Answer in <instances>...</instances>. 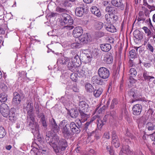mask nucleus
Returning a JSON list of instances; mask_svg holds the SVG:
<instances>
[{"label": "nucleus", "mask_w": 155, "mask_h": 155, "mask_svg": "<svg viewBox=\"0 0 155 155\" xmlns=\"http://www.w3.org/2000/svg\"><path fill=\"white\" fill-rule=\"evenodd\" d=\"M130 58H134L137 57V54L134 49H132L129 52Z\"/></svg>", "instance_id": "nucleus-44"}, {"label": "nucleus", "mask_w": 155, "mask_h": 155, "mask_svg": "<svg viewBox=\"0 0 155 155\" xmlns=\"http://www.w3.org/2000/svg\"><path fill=\"white\" fill-rule=\"evenodd\" d=\"M104 60L107 64H110L113 61L112 54L110 52L107 53L105 55Z\"/></svg>", "instance_id": "nucleus-19"}, {"label": "nucleus", "mask_w": 155, "mask_h": 155, "mask_svg": "<svg viewBox=\"0 0 155 155\" xmlns=\"http://www.w3.org/2000/svg\"><path fill=\"white\" fill-rule=\"evenodd\" d=\"M104 27L107 31L113 33L116 31V28L113 25L110 24L107 26L105 25Z\"/></svg>", "instance_id": "nucleus-29"}, {"label": "nucleus", "mask_w": 155, "mask_h": 155, "mask_svg": "<svg viewBox=\"0 0 155 155\" xmlns=\"http://www.w3.org/2000/svg\"><path fill=\"white\" fill-rule=\"evenodd\" d=\"M72 89L74 92H78V89L77 86L75 85L72 86Z\"/></svg>", "instance_id": "nucleus-60"}, {"label": "nucleus", "mask_w": 155, "mask_h": 155, "mask_svg": "<svg viewBox=\"0 0 155 155\" xmlns=\"http://www.w3.org/2000/svg\"><path fill=\"white\" fill-rule=\"evenodd\" d=\"M134 35L136 39L139 40H141L143 38V35L142 33L137 30L134 31Z\"/></svg>", "instance_id": "nucleus-24"}, {"label": "nucleus", "mask_w": 155, "mask_h": 155, "mask_svg": "<svg viewBox=\"0 0 155 155\" xmlns=\"http://www.w3.org/2000/svg\"><path fill=\"white\" fill-rule=\"evenodd\" d=\"M98 8L95 6L92 7L91 8V11L92 13H95V12L97 10Z\"/></svg>", "instance_id": "nucleus-56"}, {"label": "nucleus", "mask_w": 155, "mask_h": 155, "mask_svg": "<svg viewBox=\"0 0 155 155\" xmlns=\"http://www.w3.org/2000/svg\"><path fill=\"white\" fill-rule=\"evenodd\" d=\"M83 29L80 26L75 27L73 31L72 35L73 36L76 38H79L82 35Z\"/></svg>", "instance_id": "nucleus-15"}, {"label": "nucleus", "mask_w": 155, "mask_h": 155, "mask_svg": "<svg viewBox=\"0 0 155 155\" xmlns=\"http://www.w3.org/2000/svg\"><path fill=\"white\" fill-rule=\"evenodd\" d=\"M67 67L68 69L71 71H77L76 68H78L77 66H75L72 62L71 61H68V64Z\"/></svg>", "instance_id": "nucleus-26"}, {"label": "nucleus", "mask_w": 155, "mask_h": 155, "mask_svg": "<svg viewBox=\"0 0 155 155\" xmlns=\"http://www.w3.org/2000/svg\"><path fill=\"white\" fill-rule=\"evenodd\" d=\"M142 29L144 30L145 33L147 34V36H148L149 38H150L153 36V33L152 32V30L149 29L147 27L144 26Z\"/></svg>", "instance_id": "nucleus-30"}, {"label": "nucleus", "mask_w": 155, "mask_h": 155, "mask_svg": "<svg viewBox=\"0 0 155 155\" xmlns=\"http://www.w3.org/2000/svg\"><path fill=\"white\" fill-rule=\"evenodd\" d=\"M104 137L107 139H109L110 138L109 133L108 132H106L104 134Z\"/></svg>", "instance_id": "nucleus-58"}, {"label": "nucleus", "mask_w": 155, "mask_h": 155, "mask_svg": "<svg viewBox=\"0 0 155 155\" xmlns=\"http://www.w3.org/2000/svg\"><path fill=\"white\" fill-rule=\"evenodd\" d=\"M143 76L145 80H149L150 81V76L147 75V72L144 71L143 73Z\"/></svg>", "instance_id": "nucleus-52"}, {"label": "nucleus", "mask_w": 155, "mask_h": 155, "mask_svg": "<svg viewBox=\"0 0 155 155\" xmlns=\"http://www.w3.org/2000/svg\"><path fill=\"white\" fill-rule=\"evenodd\" d=\"M35 116L33 117L30 118H28L27 119V122L28 123V125L32 130V132L33 133H35L38 132L39 125L36 122L35 119Z\"/></svg>", "instance_id": "nucleus-4"}, {"label": "nucleus", "mask_w": 155, "mask_h": 155, "mask_svg": "<svg viewBox=\"0 0 155 155\" xmlns=\"http://www.w3.org/2000/svg\"><path fill=\"white\" fill-rule=\"evenodd\" d=\"M112 19H113V23L115 22L118 20V17L117 16L115 15V14H112Z\"/></svg>", "instance_id": "nucleus-54"}, {"label": "nucleus", "mask_w": 155, "mask_h": 155, "mask_svg": "<svg viewBox=\"0 0 155 155\" xmlns=\"http://www.w3.org/2000/svg\"><path fill=\"white\" fill-rule=\"evenodd\" d=\"M112 142L113 145L116 148L120 146V142L119 139L116 135V132L114 131H113L112 133Z\"/></svg>", "instance_id": "nucleus-11"}, {"label": "nucleus", "mask_w": 155, "mask_h": 155, "mask_svg": "<svg viewBox=\"0 0 155 155\" xmlns=\"http://www.w3.org/2000/svg\"><path fill=\"white\" fill-rule=\"evenodd\" d=\"M6 134V132L4 127L0 125V138L4 137Z\"/></svg>", "instance_id": "nucleus-43"}, {"label": "nucleus", "mask_w": 155, "mask_h": 155, "mask_svg": "<svg viewBox=\"0 0 155 155\" xmlns=\"http://www.w3.org/2000/svg\"><path fill=\"white\" fill-rule=\"evenodd\" d=\"M92 13L98 17H100L101 16V13L98 8L97 10H96V11L95 12V13Z\"/></svg>", "instance_id": "nucleus-55"}, {"label": "nucleus", "mask_w": 155, "mask_h": 155, "mask_svg": "<svg viewBox=\"0 0 155 155\" xmlns=\"http://www.w3.org/2000/svg\"><path fill=\"white\" fill-rule=\"evenodd\" d=\"M112 15L110 14L107 13L105 15V18L106 21L109 23H113Z\"/></svg>", "instance_id": "nucleus-35"}, {"label": "nucleus", "mask_w": 155, "mask_h": 155, "mask_svg": "<svg viewBox=\"0 0 155 155\" xmlns=\"http://www.w3.org/2000/svg\"><path fill=\"white\" fill-rule=\"evenodd\" d=\"M62 21L61 22V25H67L64 27V29L70 30L73 28L74 27L71 25L73 23V20L71 16L67 14H63L62 15Z\"/></svg>", "instance_id": "nucleus-2"}, {"label": "nucleus", "mask_w": 155, "mask_h": 155, "mask_svg": "<svg viewBox=\"0 0 155 155\" xmlns=\"http://www.w3.org/2000/svg\"><path fill=\"white\" fill-rule=\"evenodd\" d=\"M68 61L69 59L68 58H65L64 57H62L58 59L57 62H59L60 64H66V62Z\"/></svg>", "instance_id": "nucleus-40"}, {"label": "nucleus", "mask_w": 155, "mask_h": 155, "mask_svg": "<svg viewBox=\"0 0 155 155\" xmlns=\"http://www.w3.org/2000/svg\"><path fill=\"white\" fill-rule=\"evenodd\" d=\"M98 73V75L103 79H106L108 78L110 75V71L108 69L104 67H102L99 68Z\"/></svg>", "instance_id": "nucleus-6"}, {"label": "nucleus", "mask_w": 155, "mask_h": 155, "mask_svg": "<svg viewBox=\"0 0 155 155\" xmlns=\"http://www.w3.org/2000/svg\"><path fill=\"white\" fill-rule=\"evenodd\" d=\"M1 89L2 91H6L7 89V87L5 84H3L2 85Z\"/></svg>", "instance_id": "nucleus-61"}, {"label": "nucleus", "mask_w": 155, "mask_h": 155, "mask_svg": "<svg viewBox=\"0 0 155 155\" xmlns=\"http://www.w3.org/2000/svg\"><path fill=\"white\" fill-rule=\"evenodd\" d=\"M129 73L130 76V79H133L134 80V78L137 75V72L136 70L133 68H131L130 70Z\"/></svg>", "instance_id": "nucleus-28"}, {"label": "nucleus", "mask_w": 155, "mask_h": 155, "mask_svg": "<svg viewBox=\"0 0 155 155\" xmlns=\"http://www.w3.org/2000/svg\"><path fill=\"white\" fill-rule=\"evenodd\" d=\"M145 22L147 23L148 25H149V27L150 29L151 30H152L153 29L155 31V29L154 28V27H153V25H152L151 19L150 18L147 19L146 21Z\"/></svg>", "instance_id": "nucleus-46"}, {"label": "nucleus", "mask_w": 155, "mask_h": 155, "mask_svg": "<svg viewBox=\"0 0 155 155\" xmlns=\"http://www.w3.org/2000/svg\"><path fill=\"white\" fill-rule=\"evenodd\" d=\"M8 95L5 92L0 94V101L1 102H5L7 100Z\"/></svg>", "instance_id": "nucleus-34"}, {"label": "nucleus", "mask_w": 155, "mask_h": 155, "mask_svg": "<svg viewBox=\"0 0 155 155\" xmlns=\"http://www.w3.org/2000/svg\"><path fill=\"white\" fill-rule=\"evenodd\" d=\"M146 128L148 130H153L155 129V123L151 122H148L146 124Z\"/></svg>", "instance_id": "nucleus-32"}, {"label": "nucleus", "mask_w": 155, "mask_h": 155, "mask_svg": "<svg viewBox=\"0 0 155 155\" xmlns=\"http://www.w3.org/2000/svg\"><path fill=\"white\" fill-rule=\"evenodd\" d=\"M51 130L55 133L58 132L59 130V127L57 125L54 119L53 118L51 120Z\"/></svg>", "instance_id": "nucleus-21"}, {"label": "nucleus", "mask_w": 155, "mask_h": 155, "mask_svg": "<svg viewBox=\"0 0 155 155\" xmlns=\"http://www.w3.org/2000/svg\"><path fill=\"white\" fill-rule=\"evenodd\" d=\"M21 101V98L19 94L15 92L13 94L12 104L14 106H17L19 104Z\"/></svg>", "instance_id": "nucleus-16"}, {"label": "nucleus", "mask_w": 155, "mask_h": 155, "mask_svg": "<svg viewBox=\"0 0 155 155\" xmlns=\"http://www.w3.org/2000/svg\"><path fill=\"white\" fill-rule=\"evenodd\" d=\"M9 120L11 121L15 120L16 117L14 112L13 111V109H11L9 112L8 115Z\"/></svg>", "instance_id": "nucleus-33"}, {"label": "nucleus", "mask_w": 155, "mask_h": 155, "mask_svg": "<svg viewBox=\"0 0 155 155\" xmlns=\"http://www.w3.org/2000/svg\"><path fill=\"white\" fill-rule=\"evenodd\" d=\"M60 141L59 137L56 134H54V136L52 138V140L49 142V144L52 147L54 150L55 146H57V143Z\"/></svg>", "instance_id": "nucleus-13"}, {"label": "nucleus", "mask_w": 155, "mask_h": 155, "mask_svg": "<svg viewBox=\"0 0 155 155\" xmlns=\"http://www.w3.org/2000/svg\"><path fill=\"white\" fill-rule=\"evenodd\" d=\"M78 74L75 73H72L70 75V78L72 81L76 82L77 79Z\"/></svg>", "instance_id": "nucleus-47"}, {"label": "nucleus", "mask_w": 155, "mask_h": 155, "mask_svg": "<svg viewBox=\"0 0 155 155\" xmlns=\"http://www.w3.org/2000/svg\"><path fill=\"white\" fill-rule=\"evenodd\" d=\"M112 4L114 6L118 7H121V10H123L124 7L121 0H112Z\"/></svg>", "instance_id": "nucleus-22"}, {"label": "nucleus", "mask_w": 155, "mask_h": 155, "mask_svg": "<svg viewBox=\"0 0 155 155\" xmlns=\"http://www.w3.org/2000/svg\"><path fill=\"white\" fill-rule=\"evenodd\" d=\"M45 139L47 142L49 143L50 140H52V138L54 136V134L51 131H48L46 133Z\"/></svg>", "instance_id": "nucleus-39"}, {"label": "nucleus", "mask_w": 155, "mask_h": 155, "mask_svg": "<svg viewBox=\"0 0 155 155\" xmlns=\"http://www.w3.org/2000/svg\"><path fill=\"white\" fill-rule=\"evenodd\" d=\"M23 109L27 111V118H30L33 117L35 116L33 112V105L32 103L29 102L24 104Z\"/></svg>", "instance_id": "nucleus-5"}, {"label": "nucleus", "mask_w": 155, "mask_h": 155, "mask_svg": "<svg viewBox=\"0 0 155 155\" xmlns=\"http://www.w3.org/2000/svg\"><path fill=\"white\" fill-rule=\"evenodd\" d=\"M75 15L77 16L81 17L87 12V9L84 4H81L77 7L75 11Z\"/></svg>", "instance_id": "nucleus-7"}, {"label": "nucleus", "mask_w": 155, "mask_h": 155, "mask_svg": "<svg viewBox=\"0 0 155 155\" xmlns=\"http://www.w3.org/2000/svg\"><path fill=\"white\" fill-rule=\"evenodd\" d=\"M144 66L146 68H149L151 66V64L150 63H143Z\"/></svg>", "instance_id": "nucleus-62"}, {"label": "nucleus", "mask_w": 155, "mask_h": 155, "mask_svg": "<svg viewBox=\"0 0 155 155\" xmlns=\"http://www.w3.org/2000/svg\"><path fill=\"white\" fill-rule=\"evenodd\" d=\"M79 112L77 109H71L69 112V115L71 117L76 118L79 115Z\"/></svg>", "instance_id": "nucleus-25"}, {"label": "nucleus", "mask_w": 155, "mask_h": 155, "mask_svg": "<svg viewBox=\"0 0 155 155\" xmlns=\"http://www.w3.org/2000/svg\"><path fill=\"white\" fill-rule=\"evenodd\" d=\"M88 104L85 101H81L79 103V111L87 112L89 110Z\"/></svg>", "instance_id": "nucleus-12"}, {"label": "nucleus", "mask_w": 155, "mask_h": 155, "mask_svg": "<svg viewBox=\"0 0 155 155\" xmlns=\"http://www.w3.org/2000/svg\"><path fill=\"white\" fill-rule=\"evenodd\" d=\"M35 109L36 114H37L38 117L40 118L42 117L43 115H45L43 113H42L41 112L40 109L38 105H36V106L35 107Z\"/></svg>", "instance_id": "nucleus-36"}, {"label": "nucleus", "mask_w": 155, "mask_h": 155, "mask_svg": "<svg viewBox=\"0 0 155 155\" xmlns=\"http://www.w3.org/2000/svg\"><path fill=\"white\" fill-rule=\"evenodd\" d=\"M97 35L98 37H101L104 35V34L103 32L101 31H99L97 32Z\"/></svg>", "instance_id": "nucleus-59"}, {"label": "nucleus", "mask_w": 155, "mask_h": 155, "mask_svg": "<svg viewBox=\"0 0 155 155\" xmlns=\"http://www.w3.org/2000/svg\"><path fill=\"white\" fill-rule=\"evenodd\" d=\"M82 125V122L80 120L76 124L72 122L69 124L65 120H62L60 123V127L62 133L65 137H69L71 135V133L70 132L69 128L73 133L79 134L81 131Z\"/></svg>", "instance_id": "nucleus-1"}, {"label": "nucleus", "mask_w": 155, "mask_h": 155, "mask_svg": "<svg viewBox=\"0 0 155 155\" xmlns=\"http://www.w3.org/2000/svg\"><path fill=\"white\" fill-rule=\"evenodd\" d=\"M58 15V14L57 13L51 12L50 13H49L48 16L50 18H52L57 16Z\"/></svg>", "instance_id": "nucleus-57"}, {"label": "nucleus", "mask_w": 155, "mask_h": 155, "mask_svg": "<svg viewBox=\"0 0 155 155\" xmlns=\"http://www.w3.org/2000/svg\"><path fill=\"white\" fill-rule=\"evenodd\" d=\"M110 99H109V100H108V101H107V103H106L105 104V105H104L103 107H102V108H103V107H107L108 106H109V105L110 104Z\"/></svg>", "instance_id": "nucleus-63"}, {"label": "nucleus", "mask_w": 155, "mask_h": 155, "mask_svg": "<svg viewBox=\"0 0 155 155\" xmlns=\"http://www.w3.org/2000/svg\"><path fill=\"white\" fill-rule=\"evenodd\" d=\"M81 44L78 43H74L71 45V47L73 48H79L81 47Z\"/></svg>", "instance_id": "nucleus-49"}, {"label": "nucleus", "mask_w": 155, "mask_h": 155, "mask_svg": "<svg viewBox=\"0 0 155 155\" xmlns=\"http://www.w3.org/2000/svg\"><path fill=\"white\" fill-rule=\"evenodd\" d=\"M142 107L141 105L137 104L134 105L132 108V113L133 115H139L142 111Z\"/></svg>", "instance_id": "nucleus-14"}, {"label": "nucleus", "mask_w": 155, "mask_h": 155, "mask_svg": "<svg viewBox=\"0 0 155 155\" xmlns=\"http://www.w3.org/2000/svg\"><path fill=\"white\" fill-rule=\"evenodd\" d=\"M106 12L109 13L110 14H116L117 13V8L111 5L107 6L105 9Z\"/></svg>", "instance_id": "nucleus-18"}, {"label": "nucleus", "mask_w": 155, "mask_h": 155, "mask_svg": "<svg viewBox=\"0 0 155 155\" xmlns=\"http://www.w3.org/2000/svg\"><path fill=\"white\" fill-rule=\"evenodd\" d=\"M57 12L59 13H66L67 12V10L65 8H63L58 6L56 9Z\"/></svg>", "instance_id": "nucleus-45"}, {"label": "nucleus", "mask_w": 155, "mask_h": 155, "mask_svg": "<svg viewBox=\"0 0 155 155\" xmlns=\"http://www.w3.org/2000/svg\"><path fill=\"white\" fill-rule=\"evenodd\" d=\"M122 150L124 153L127 155H130L131 153V151L129 149V146L128 145H127L123 147Z\"/></svg>", "instance_id": "nucleus-38"}, {"label": "nucleus", "mask_w": 155, "mask_h": 155, "mask_svg": "<svg viewBox=\"0 0 155 155\" xmlns=\"http://www.w3.org/2000/svg\"><path fill=\"white\" fill-rule=\"evenodd\" d=\"M147 45V49H148L151 52H153V47L151 45V44L149 43H148Z\"/></svg>", "instance_id": "nucleus-53"}, {"label": "nucleus", "mask_w": 155, "mask_h": 155, "mask_svg": "<svg viewBox=\"0 0 155 155\" xmlns=\"http://www.w3.org/2000/svg\"><path fill=\"white\" fill-rule=\"evenodd\" d=\"M80 113V115L81 117V119L84 121H86L89 117V115L85 113L84 111H79Z\"/></svg>", "instance_id": "nucleus-31"}, {"label": "nucleus", "mask_w": 155, "mask_h": 155, "mask_svg": "<svg viewBox=\"0 0 155 155\" xmlns=\"http://www.w3.org/2000/svg\"><path fill=\"white\" fill-rule=\"evenodd\" d=\"M80 56V57L77 54H76L73 58H72V61L75 66L78 68L79 67L81 64V61L82 60L81 59Z\"/></svg>", "instance_id": "nucleus-17"}, {"label": "nucleus", "mask_w": 155, "mask_h": 155, "mask_svg": "<svg viewBox=\"0 0 155 155\" xmlns=\"http://www.w3.org/2000/svg\"><path fill=\"white\" fill-rule=\"evenodd\" d=\"M103 26V23L101 22L97 21L95 22V26L97 29L98 30L101 29Z\"/></svg>", "instance_id": "nucleus-41"}, {"label": "nucleus", "mask_w": 155, "mask_h": 155, "mask_svg": "<svg viewBox=\"0 0 155 155\" xmlns=\"http://www.w3.org/2000/svg\"><path fill=\"white\" fill-rule=\"evenodd\" d=\"M10 111L9 108L7 104L4 103L1 104L0 112L4 117H7L8 116Z\"/></svg>", "instance_id": "nucleus-9"}, {"label": "nucleus", "mask_w": 155, "mask_h": 155, "mask_svg": "<svg viewBox=\"0 0 155 155\" xmlns=\"http://www.w3.org/2000/svg\"><path fill=\"white\" fill-rule=\"evenodd\" d=\"M103 92V89L101 87H99L94 90L93 91L94 95L96 97H99Z\"/></svg>", "instance_id": "nucleus-27"}, {"label": "nucleus", "mask_w": 155, "mask_h": 155, "mask_svg": "<svg viewBox=\"0 0 155 155\" xmlns=\"http://www.w3.org/2000/svg\"><path fill=\"white\" fill-rule=\"evenodd\" d=\"M135 90L134 89H132L130 91L129 94L130 95H132L134 98L136 97L137 96V94L135 92Z\"/></svg>", "instance_id": "nucleus-50"}, {"label": "nucleus", "mask_w": 155, "mask_h": 155, "mask_svg": "<svg viewBox=\"0 0 155 155\" xmlns=\"http://www.w3.org/2000/svg\"><path fill=\"white\" fill-rule=\"evenodd\" d=\"M104 81L99 76L97 75L93 76L91 79V82L94 85H102L104 83Z\"/></svg>", "instance_id": "nucleus-10"}, {"label": "nucleus", "mask_w": 155, "mask_h": 155, "mask_svg": "<svg viewBox=\"0 0 155 155\" xmlns=\"http://www.w3.org/2000/svg\"><path fill=\"white\" fill-rule=\"evenodd\" d=\"M101 50L104 52H107L111 49V46L109 44H104L100 45Z\"/></svg>", "instance_id": "nucleus-23"}, {"label": "nucleus", "mask_w": 155, "mask_h": 155, "mask_svg": "<svg viewBox=\"0 0 155 155\" xmlns=\"http://www.w3.org/2000/svg\"><path fill=\"white\" fill-rule=\"evenodd\" d=\"M80 57H81V58L82 60V61L86 64L89 63L92 59L91 56L85 54H82L80 55Z\"/></svg>", "instance_id": "nucleus-20"}, {"label": "nucleus", "mask_w": 155, "mask_h": 155, "mask_svg": "<svg viewBox=\"0 0 155 155\" xmlns=\"http://www.w3.org/2000/svg\"><path fill=\"white\" fill-rule=\"evenodd\" d=\"M105 124V123L103 122L101 120H99L98 121L97 126L99 129H101L102 127Z\"/></svg>", "instance_id": "nucleus-51"}, {"label": "nucleus", "mask_w": 155, "mask_h": 155, "mask_svg": "<svg viewBox=\"0 0 155 155\" xmlns=\"http://www.w3.org/2000/svg\"><path fill=\"white\" fill-rule=\"evenodd\" d=\"M91 38L89 34L86 33L82 35L79 37V39L81 44L84 45L90 43L91 41Z\"/></svg>", "instance_id": "nucleus-8"}, {"label": "nucleus", "mask_w": 155, "mask_h": 155, "mask_svg": "<svg viewBox=\"0 0 155 155\" xmlns=\"http://www.w3.org/2000/svg\"><path fill=\"white\" fill-rule=\"evenodd\" d=\"M85 89L87 92L91 93L93 92L94 90L92 85L90 84H86L85 85Z\"/></svg>", "instance_id": "nucleus-37"}, {"label": "nucleus", "mask_w": 155, "mask_h": 155, "mask_svg": "<svg viewBox=\"0 0 155 155\" xmlns=\"http://www.w3.org/2000/svg\"><path fill=\"white\" fill-rule=\"evenodd\" d=\"M67 146L66 140L64 139H61L58 143V145L55 146L56 147H54V151L58 155H61L62 151L65 150Z\"/></svg>", "instance_id": "nucleus-3"}, {"label": "nucleus", "mask_w": 155, "mask_h": 155, "mask_svg": "<svg viewBox=\"0 0 155 155\" xmlns=\"http://www.w3.org/2000/svg\"><path fill=\"white\" fill-rule=\"evenodd\" d=\"M118 101L117 99H114L112 100L111 105L110 106L111 109H113L115 107V105H116L118 104Z\"/></svg>", "instance_id": "nucleus-48"}, {"label": "nucleus", "mask_w": 155, "mask_h": 155, "mask_svg": "<svg viewBox=\"0 0 155 155\" xmlns=\"http://www.w3.org/2000/svg\"><path fill=\"white\" fill-rule=\"evenodd\" d=\"M112 90V87L110 84L109 85L107 91V92L110 94Z\"/></svg>", "instance_id": "nucleus-64"}, {"label": "nucleus", "mask_w": 155, "mask_h": 155, "mask_svg": "<svg viewBox=\"0 0 155 155\" xmlns=\"http://www.w3.org/2000/svg\"><path fill=\"white\" fill-rule=\"evenodd\" d=\"M40 121L41 122L42 126L45 128H46L47 127V125L46 121L45 119V115L41 117Z\"/></svg>", "instance_id": "nucleus-42"}]
</instances>
